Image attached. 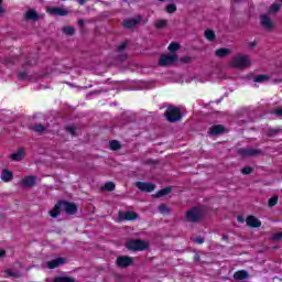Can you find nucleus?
<instances>
[{"label": "nucleus", "mask_w": 282, "mask_h": 282, "mask_svg": "<svg viewBox=\"0 0 282 282\" xmlns=\"http://www.w3.org/2000/svg\"><path fill=\"white\" fill-rule=\"evenodd\" d=\"M185 219L189 224H198L200 219H204V208L192 207L185 213Z\"/></svg>", "instance_id": "obj_1"}, {"label": "nucleus", "mask_w": 282, "mask_h": 282, "mask_svg": "<svg viewBox=\"0 0 282 282\" xmlns=\"http://www.w3.org/2000/svg\"><path fill=\"white\" fill-rule=\"evenodd\" d=\"M229 65H230V67H234L235 69H246V68L250 67V65H251L250 56L238 55L229 62Z\"/></svg>", "instance_id": "obj_2"}, {"label": "nucleus", "mask_w": 282, "mask_h": 282, "mask_svg": "<svg viewBox=\"0 0 282 282\" xmlns=\"http://www.w3.org/2000/svg\"><path fill=\"white\" fill-rule=\"evenodd\" d=\"M126 248L133 252H142L149 249V242L141 239H131L126 242Z\"/></svg>", "instance_id": "obj_3"}, {"label": "nucleus", "mask_w": 282, "mask_h": 282, "mask_svg": "<svg viewBox=\"0 0 282 282\" xmlns=\"http://www.w3.org/2000/svg\"><path fill=\"white\" fill-rule=\"evenodd\" d=\"M164 116L169 122H177L182 120V110L175 106H170Z\"/></svg>", "instance_id": "obj_4"}, {"label": "nucleus", "mask_w": 282, "mask_h": 282, "mask_svg": "<svg viewBox=\"0 0 282 282\" xmlns=\"http://www.w3.org/2000/svg\"><path fill=\"white\" fill-rule=\"evenodd\" d=\"M180 61V57L177 54H163L159 58V65L160 67H167V65H174V63H177Z\"/></svg>", "instance_id": "obj_5"}, {"label": "nucleus", "mask_w": 282, "mask_h": 282, "mask_svg": "<svg viewBox=\"0 0 282 282\" xmlns=\"http://www.w3.org/2000/svg\"><path fill=\"white\" fill-rule=\"evenodd\" d=\"M46 12H48L51 17H67V14H69L67 9L59 7H50L46 9Z\"/></svg>", "instance_id": "obj_6"}, {"label": "nucleus", "mask_w": 282, "mask_h": 282, "mask_svg": "<svg viewBox=\"0 0 282 282\" xmlns=\"http://www.w3.org/2000/svg\"><path fill=\"white\" fill-rule=\"evenodd\" d=\"M239 155H242V158H254L256 155L261 154V150L252 149V148H240L238 150Z\"/></svg>", "instance_id": "obj_7"}, {"label": "nucleus", "mask_w": 282, "mask_h": 282, "mask_svg": "<svg viewBox=\"0 0 282 282\" xmlns=\"http://www.w3.org/2000/svg\"><path fill=\"white\" fill-rule=\"evenodd\" d=\"M61 202H62V210H64L66 215H76V213H78V206H76V204L65 202V200H61Z\"/></svg>", "instance_id": "obj_8"}, {"label": "nucleus", "mask_w": 282, "mask_h": 282, "mask_svg": "<svg viewBox=\"0 0 282 282\" xmlns=\"http://www.w3.org/2000/svg\"><path fill=\"white\" fill-rule=\"evenodd\" d=\"M260 25H262L267 32H272V30H274V22H272V19L265 14L260 17Z\"/></svg>", "instance_id": "obj_9"}, {"label": "nucleus", "mask_w": 282, "mask_h": 282, "mask_svg": "<svg viewBox=\"0 0 282 282\" xmlns=\"http://www.w3.org/2000/svg\"><path fill=\"white\" fill-rule=\"evenodd\" d=\"M19 184L23 189L32 188L36 184V176H24L22 180H20Z\"/></svg>", "instance_id": "obj_10"}, {"label": "nucleus", "mask_w": 282, "mask_h": 282, "mask_svg": "<svg viewBox=\"0 0 282 282\" xmlns=\"http://www.w3.org/2000/svg\"><path fill=\"white\" fill-rule=\"evenodd\" d=\"M141 22H142V17L138 15L135 18L123 20L122 25L123 28H126V30H131L135 28V25L140 24Z\"/></svg>", "instance_id": "obj_11"}, {"label": "nucleus", "mask_w": 282, "mask_h": 282, "mask_svg": "<svg viewBox=\"0 0 282 282\" xmlns=\"http://www.w3.org/2000/svg\"><path fill=\"white\" fill-rule=\"evenodd\" d=\"M135 186L142 193H153V191H155V184H153V183L137 182Z\"/></svg>", "instance_id": "obj_12"}, {"label": "nucleus", "mask_w": 282, "mask_h": 282, "mask_svg": "<svg viewBox=\"0 0 282 282\" xmlns=\"http://www.w3.org/2000/svg\"><path fill=\"white\" fill-rule=\"evenodd\" d=\"M12 162H22L25 160V148H19L15 152L9 155Z\"/></svg>", "instance_id": "obj_13"}, {"label": "nucleus", "mask_w": 282, "mask_h": 282, "mask_svg": "<svg viewBox=\"0 0 282 282\" xmlns=\"http://www.w3.org/2000/svg\"><path fill=\"white\" fill-rule=\"evenodd\" d=\"M119 219L121 221H135L138 214L135 212H119Z\"/></svg>", "instance_id": "obj_14"}, {"label": "nucleus", "mask_w": 282, "mask_h": 282, "mask_svg": "<svg viewBox=\"0 0 282 282\" xmlns=\"http://www.w3.org/2000/svg\"><path fill=\"white\" fill-rule=\"evenodd\" d=\"M117 265L118 268H129L131 263H133V258L129 256H121L117 258Z\"/></svg>", "instance_id": "obj_15"}, {"label": "nucleus", "mask_w": 282, "mask_h": 282, "mask_svg": "<svg viewBox=\"0 0 282 282\" xmlns=\"http://www.w3.org/2000/svg\"><path fill=\"white\" fill-rule=\"evenodd\" d=\"M65 263H67V260L65 258H56L48 261V268L50 270H54L56 268H61V265H65Z\"/></svg>", "instance_id": "obj_16"}, {"label": "nucleus", "mask_w": 282, "mask_h": 282, "mask_svg": "<svg viewBox=\"0 0 282 282\" xmlns=\"http://www.w3.org/2000/svg\"><path fill=\"white\" fill-rule=\"evenodd\" d=\"M246 221H247V226H249V228H261V220H259L254 216H248Z\"/></svg>", "instance_id": "obj_17"}, {"label": "nucleus", "mask_w": 282, "mask_h": 282, "mask_svg": "<svg viewBox=\"0 0 282 282\" xmlns=\"http://www.w3.org/2000/svg\"><path fill=\"white\" fill-rule=\"evenodd\" d=\"M1 180L2 182H12V180H14V173L8 169H4L1 173Z\"/></svg>", "instance_id": "obj_18"}, {"label": "nucleus", "mask_w": 282, "mask_h": 282, "mask_svg": "<svg viewBox=\"0 0 282 282\" xmlns=\"http://www.w3.org/2000/svg\"><path fill=\"white\" fill-rule=\"evenodd\" d=\"M61 210H63V204L59 200L54 207L53 210L50 212V216L53 217V219H56L58 215H61Z\"/></svg>", "instance_id": "obj_19"}, {"label": "nucleus", "mask_w": 282, "mask_h": 282, "mask_svg": "<svg viewBox=\"0 0 282 282\" xmlns=\"http://www.w3.org/2000/svg\"><path fill=\"white\" fill-rule=\"evenodd\" d=\"M225 129L221 124L214 126L209 129V135H219L224 133Z\"/></svg>", "instance_id": "obj_20"}, {"label": "nucleus", "mask_w": 282, "mask_h": 282, "mask_svg": "<svg viewBox=\"0 0 282 282\" xmlns=\"http://www.w3.org/2000/svg\"><path fill=\"white\" fill-rule=\"evenodd\" d=\"M230 54H231L230 48H218L215 52V55L218 58H226V56H230Z\"/></svg>", "instance_id": "obj_21"}, {"label": "nucleus", "mask_w": 282, "mask_h": 282, "mask_svg": "<svg viewBox=\"0 0 282 282\" xmlns=\"http://www.w3.org/2000/svg\"><path fill=\"white\" fill-rule=\"evenodd\" d=\"M24 21H36V10L29 9L24 14Z\"/></svg>", "instance_id": "obj_22"}, {"label": "nucleus", "mask_w": 282, "mask_h": 282, "mask_svg": "<svg viewBox=\"0 0 282 282\" xmlns=\"http://www.w3.org/2000/svg\"><path fill=\"white\" fill-rule=\"evenodd\" d=\"M248 271L246 270H240V271H237L235 274H234V279L236 281H245V279H248Z\"/></svg>", "instance_id": "obj_23"}, {"label": "nucleus", "mask_w": 282, "mask_h": 282, "mask_svg": "<svg viewBox=\"0 0 282 282\" xmlns=\"http://www.w3.org/2000/svg\"><path fill=\"white\" fill-rule=\"evenodd\" d=\"M63 34H66V36H74L76 34V29L74 26L66 25L62 29Z\"/></svg>", "instance_id": "obj_24"}, {"label": "nucleus", "mask_w": 282, "mask_h": 282, "mask_svg": "<svg viewBox=\"0 0 282 282\" xmlns=\"http://www.w3.org/2000/svg\"><path fill=\"white\" fill-rule=\"evenodd\" d=\"M172 191H173V188H171V187H165V188H163V189H160V191L155 194V197H156V198L164 197V196L169 195Z\"/></svg>", "instance_id": "obj_25"}, {"label": "nucleus", "mask_w": 282, "mask_h": 282, "mask_svg": "<svg viewBox=\"0 0 282 282\" xmlns=\"http://www.w3.org/2000/svg\"><path fill=\"white\" fill-rule=\"evenodd\" d=\"M53 282H76V279L72 276H56Z\"/></svg>", "instance_id": "obj_26"}, {"label": "nucleus", "mask_w": 282, "mask_h": 282, "mask_svg": "<svg viewBox=\"0 0 282 282\" xmlns=\"http://www.w3.org/2000/svg\"><path fill=\"white\" fill-rule=\"evenodd\" d=\"M254 83H268L270 80V76L268 75H258L253 78Z\"/></svg>", "instance_id": "obj_27"}, {"label": "nucleus", "mask_w": 282, "mask_h": 282, "mask_svg": "<svg viewBox=\"0 0 282 282\" xmlns=\"http://www.w3.org/2000/svg\"><path fill=\"white\" fill-rule=\"evenodd\" d=\"M109 147L111 151H119V149H122V145L117 140L110 141Z\"/></svg>", "instance_id": "obj_28"}, {"label": "nucleus", "mask_w": 282, "mask_h": 282, "mask_svg": "<svg viewBox=\"0 0 282 282\" xmlns=\"http://www.w3.org/2000/svg\"><path fill=\"white\" fill-rule=\"evenodd\" d=\"M279 133H282V129H269L267 135L269 138H274L275 135H279Z\"/></svg>", "instance_id": "obj_29"}, {"label": "nucleus", "mask_w": 282, "mask_h": 282, "mask_svg": "<svg viewBox=\"0 0 282 282\" xmlns=\"http://www.w3.org/2000/svg\"><path fill=\"white\" fill-rule=\"evenodd\" d=\"M205 37L207 39V41H215V39H216L215 31L206 30Z\"/></svg>", "instance_id": "obj_30"}, {"label": "nucleus", "mask_w": 282, "mask_h": 282, "mask_svg": "<svg viewBox=\"0 0 282 282\" xmlns=\"http://www.w3.org/2000/svg\"><path fill=\"white\" fill-rule=\"evenodd\" d=\"M6 272L8 276H13V279H21V271L7 270Z\"/></svg>", "instance_id": "obj_31"}, {"label": "nucleus", "mask_w": 282, "mask_h": 282, "mask_svg": "<svg viewBox=\"0 0 282 282\" xmlns=\"http://www.w3.org/2000/svg\"><path fill=\"white\" fill-rule=\"evenodd\" d=\"M166 12H167V14H173V13L177 12V6H175L174 3L167 4Z\"/></svg>", "instance_id": "obj_32"}, {"label": "nucleus", "mask_w": 282, "mask_h": 282, "mask_svg": "<svg viewBox=\"0 0 282 282\" xmlns=\"http://www.w3.org/2000/svg\"><path fill=\"white\" fill-rule=\"evenodd\" d=\"M159 212L161 215H169V213H171V209H169V207L164 204L159 206Z\"/></svg>", "instance_id": "obj_33"}, {"label": "nucleus", "mask_w": 282, "mask_h": 282, "mask_svg": "<svg viewBox=\"0 0 282 282\" xmlns=\"http://www.w3.org/2000/svg\"><path fill=\"white\" fill-rule=\"evenodd\" d=\"M169 52H177V50H180V43L177 42H172L169 47H167Z\"/></svg>", "instance_id": "obj_34"}, {"label": "nucleus", "mask_w": 282, "mask_h": 282, "mask_svg": "<svg viewBox=\"0 0 282 282\" xmlns=\"http://www.w3.org/2000/svg\"><path fill=\"white\" fill-rule=\"evenodd\" d=\"M18 80H30V76H28V73L21 72L18 74Z\"/></svg>", "instance_id": "obj_35"}, {"label": "nucleus", "mask_w": 282, "mask_h": 282, "mask_svg": "<svg viewBox=\"0 0 282 282\" xmlns=\"http://www.w3.org/2000/svg\"><path fill=\"white\" fill-rule=\"evenodd\" d=\"M279 204V197L273 196L269 199V207L272 208L273 206H276Z\"/></svg>", "instance_id": "obj_36"}, {"label": "nucleus", "mask_w": 282, "mask_h": 282, "mask_svg": "<svg viewBox=\"0 0 282 282\" xmlns=\"http://www.w3.org/2000/svg\"><path fill=\"white\" fill-rule=\"evenodd\" d=\"M155 28H158L159 30H162V28H166V20L156 21Z\"/></svg>", "instance_id": "obj_37"}, {"label": "nucleus", "mask_w": 282, "mask_h": 282, "mask_svg": "<svg viewBox=\"0 0 282 282\" xmlns=\"http://www.w3.org/2000/svg\"><path fill=\"white\" fill-rule=\"evenodd\" d=\"M106 191H115L116 189V184L113 182H108L105 184Z\"/></svg>", "instance_id": "obj_38"}, {"label": "nucleus", "mask_w": 282, "mask_h": 282, "mask_svg": "<svg viewBox=\"0 0 282 282\" xmlns=\"http://www.w3.org/2000/svg\"><path fill=\"white\" fill-rule=\"evenodd\" d=\"M279 10H281V4H279V3H273L270 7V12H279Z\"/></svg>", "instance_id": "obj_39"}, {"label": "nucleus", "mask_w": 282, "mask_h": 282, "mask_svg": "<svg viewBox=\"0 0 282 282\" xmlns=\"http://www.w3.org/2000/svg\"><path fill=\"white\" fill-rule=\"evenodd\" d=\"M250 173H252V167H250V166L243 167L241 170L242 175H250Z\"/></svg>", "instance_id": "obj_40"}, {"label": "nucleus", "mask_w": 282, "mask_h": 282, "mask_svg": "<svg viewBox=\"0 0 282 282\" xmlns=\"http://www.w3.org/2000/svg\"><path fill=\"white\" fill-rule=\"evenodd\" d=\"M281 239H282V231L276 232V234H274V235L272 236V240H273V241H281Z\"/></svg>", "instance_id": "obj_41"}, {"label": "nucleus", "mask_w": 282, "mask_h": 282, "mask_svg": "<svg viewBox=\"0 0 282 282\" xmlns=\"http://www.w3.org/2000/svg\"><path fill=\"white\" fill-rule=\"evenodd\" d=\"M66 131H69L70 135H76V128L75 127H66Z\"/></svg>", "instance_id": "obj_42"}, {"label": "nucleus", "mask_w": 282, "mask_h": 282, "mask_svg": "<svg viewBox=\"0 0 282 282\" xmlns=\"http://www.w3.org/2000/svg\"><path fill=\"white\" fill-rule=\"evenodd\" d=\"M194 241H195V243L202 245V243H204V237L198 236V237L194 238Z\"/></svg>", "instance_id": "obj_43"}, {"label": "nucleus", "mask_w": 282, "mask_h": 282, "mask_svg": "<svg viewBox=\"0 0 282 282\" xmlns=\"http://www.w3.org/2000/svg\"><path fill=\"white\" fill-rule=\"evenodd\" d=\"M124 50H127V43H122L118 46V52H124Z\"/></svg>", "instance_id": "obj_44"}, {"label": "nucleus", "mask_w": 282, "mask_h": 282, "mask_svg": "<svg viewBox=\"0 0 282 282\" xmlns=\"http://www.w3.org/2000/svg\"><path fill=\"white\" fill-rule=\"evenodd\" d=\"M181 63H191V57L186 56L181 59Z\"/></svg>", "instance_id": "obj_45"}, {"label": "nucleus", "mask_w": 282, "mask_h": 282, "mask_svg": "<svg viewBox=\"0 0 282 282\" xmlns=\"http://www.w3.org/2000/svg\"><path fill=\"white\" fill-rule=\"evenodd\" d=\"M36 131L37 133L41 132V131H45V128L41 124L36 126Z\"/></svg>", "instance_id": "obj_46"}, {"label": "nucleus", "mask_w": 282, "mask_h": 282, "mask_svg": "<svg viewBox=\"0 0 282 282\" xmlns=\"http://www.w3.org/2000/svg\"><path fill=\"white\" fill-rule=\"evenodd\" d=\"M3 3V0H0V14H3L6 12V9L1 6Z\"/></svg>", "instance_id": "obj_47"}, {"label": "nucleus", "mask_w": 282, "mask_h": 282, "mask_svg": "<svg viewBox=\"0 0 282 282\" xmlns=\"http://www.w3.org/2000/svg\"><path fill=\"white\" fill-rule=\"evenodd\" d=\"M3 257H6V250L0 249V259L3 258Z\"/></svg>", "instance_id": "obj_48"}, {"label": "nucleus", "mask_w": 282, "mask_h": 282, "mask_svg": "<svg viewBox=\"0 0 282 282\" xmlns=\"http://www.w3.org/2000/svg\"><path fill=\"white\" fill-rule=\"evenodd\" d=\"M77 2L79 3V6H85V3H87V0H77Z\"/></svg>", "instance_id": "obj_49"}, {"label": "nucleus", "mask_w": 282, "mask_h": 282, "mask_svg": "<svg viewBox=\"0 0 282 282\" xmlns=\"http://www.w3.org/2000/svg\"><path fill=\"white\" fill-rule=\"evenodd\" d=\"M249 47H257V42L249 43Z\"/></svg>", "instance_id": "obj_50"}, {"label": "nucleus", "mask_w": 282, "mask_h": 282, "mask_svg": "<svg viewBox=\"0 0 282 282\" xmlns=\"http://www.w3.org/2000/svg\"><path fill=\"white\" fill-rule=\"evenodd\" d=\"M78 25H80V26L85 25V21L84 20H78Z\"/></svg>", "instance_id": "obj_51"}, {"label": "nucleus", "mask_w": 282, "mask_h": 282, "mask_svg": "<svg viewBox=\"0 0 282 282\" xmlns=\"http://www.w3.org/2000/svg\"><path fill=\"white\" fill-rule=\"evenodd\" d=\"M30 129H31L32 131H36V126H31Z\"/></svg>", "instance_id": "obj_52"}, {"label": "nucleus", "mask_w": 282, "mask_h": 282, "mask_svg": "<svg viewBox=\"0 0 282 282\" xmlns=\"http://www.w3.org/2000/svg\"><path fill=\"white\" fill-rule=\"evenodd\" d=\"M223 239H224L225 241H228V236H223Z\"/></svg>", "instance_id": "obj_53"}, {"label": "nucleus", "mask_w": 282, "mask_h": 282, "mask_svg": "<svg viewBox=\"0 0 282 282\" xmlns=\"http://www.w3.org/2000/svg\"><path fill=\"white\" fill-rule=\"evenodd\" d=\"M39 78H45V75H39Z\"/></svg>", "instance_id": "obj_54"}, {"label": "nucleus", "mask_w": 282, "mask_h": 282, "mask_svg": "<svg viewBox=\"0 0 282 282\" xmlns=\"http://www.w3.org/2000/svg\"><path fill=\"white\" fill-rule=\"evenodd\" d=\"M238 221H241V223H243V219H241V217H238Z\"/></svg>", "instance_id": "obj_55"}, {"label": "nucleus", "mask_w": 282, "mask_h": 282, "mask_svg": "<svg viewBox=\"0 0 282 282\" xmlns=\"http://www.w3.org/2000/svg\"><path fill=\"white\" fill-rule=\"evenodd\" d=\"M196 260H198L199 259V256H196V258H195Z\"/></svg>", "instance_id": "obj_56"}, {"label": "nucleus", "mask_w": 282, "mask_h": 282, "mask_svg": "<svg viewBox=\"0 0 282 282\" xmlns=\"http://www.w3.org/2000/svg\"><path fill=\"white\" fill-rule=\"evenodd\" d=\"M159 1H162V2H164V1H166V0H159Z\"/></svg>", "instance_id": "obj_57"}]
</instances>
